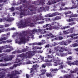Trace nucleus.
<instances>
[{
	"instance_id": "obj_19",
	"label": "nucleus",
	"mask_w": 78,
	"mask_h": 78,
	"mask_svg": "<svg viewBox=\"0 0 78 78\" xmlns=\"http://www.w3.org/2000/svg\"><path fill=\"white\" fill-rule=\"evenodd\" d=\"M66 64H68V65L69 66H71L72 65H73L74 66V62H73L72 63H71V61H70L69 60H68L67 62H66Z\"/></svg>"
},
{
	"instance_id": "obj_28",
	"label": "nucleus",
	"mask_w": 78,
	"mask_h": 78,
	"mask_svg": "<svg viewBox=\"0 0 78 78\" xmlns=\"http://www.w3.org/2000/svg\"><path fill=\"white\" fill-rule=\"evenodd\" d=\"M8 70V68L5 69V68H0V71H2V70H3L4 71H7Z\"/></svg>"
},
{
	"instance_id": "obj_58",
	"label": "nucleus",
	"mask_w": 78,
	"mask_h": 78,
	"mask_svg": "<svg viewBox=\"0 0 78 78\" xmlns=\"http://www.w3.org/2000/svg\"><path fill=\"white\" fill-rule=\"evenodd\" d=\"M11 9L12 11H14V8L13 7H12Z\"/></svg>"
},
{
	"instance_id": "obj_14",
	"label": "nucleus",
	"mask_w": 78,
	"mask_h": 78,
	"mask_svg": "<svg viewBox=\"0 0 78 78\" xmlns=\"http://www.w3.org/2000/svg\"><path fill=\"white\" fill-rule=\"evenodd\" d=\"M5 74V72L3 73V71L0 72V78H3L5 77L6 75Z\"/></svg>"
},
{
	"instance_id": "obj_37",
	"label": "nucleus",
	"mask_w": 78,
	"mask_h": 78,
	"mask_svg": "<svg viewBox=\"0 0 78 78\" xmlns=\"http://www.w3.org/2000/svg\"><path fill=\"white\" fill-rule=\"evenodd\" d=\"M36 67L35 65H33L32 69L33 70H36Z\"/></svg>"
},
{
	"instance_id": "obj_17",
	"label": "nucleus",
	"mask_w": 78,
	"mask_h": 78,
	"mask_svg": "<svg viewBox=\"0 0 78 78\" xmlns=\"http://www.w3.org/2000/svg\"><path fill=\"white\" fill-rule=\"evenodd\" d=\"M56 3V2L55 1H49L48 3H47V5H50L54 4V3Z\"/></svg>"
},
{
	"instance_id": "obj_13",
	"label": "nucleus",
	"mask_w": 78,
	"mask_h": 78,
	"mask_svg": "<svg viewBox=\"0 0 78 78\" xmlns=\"http://www.w3.org/2000/svg\"><path fill=\"white\" fill-rule=\"evenodd\" d=\"M15 56L13 55H10V58L9 59L7 58H4V61H5V62H6V61H11V60H12V58H14Z\"/></svg>"
},
{
	"instance_id": "obj_62",
	"label": "nucleus",
	"mask_w": 78,
	"mask_h": 78,
	"mask_svg": "<svg viewBox=\"0 0 78 78\" xmlns=\"http://www.w3.org/2000/svg\"><path fill=\"white\" fill-rule=\"evenodd\" d=\"M77 17V15H76V14H74L73 15V17Z\"/></svg>"
},
{
	"instance_id": "obj_44",
	"label": "nucleus",
	"mask_w": 78,
	"mask_h": 78,
	"mask_svg": "<svg viewBox=\"0 0 78 78\" xmlns=\"http://www.w3.org/2000/svg\"><path fill=\"white\" fill-rule=\"evenodd\" d=\"M46 66H52V64H51L50 63H46Z\"/></svg>"
},
{
	"instance_id": "obj_7",
	"label": "nucleus",
	"mask_w": 78,
	"mask_h": 78,
	"mask_svg": "<svg viewBox=\"0 0 78 78\" xmlns=\"http://www.w3.org/2000/svg\"><path fill=\"white\" fill-rule=\"evenodd\" d=\"M54 49L57 51H59V52H60L61 53H63L64 51H68V49H67V48H65L63 47H60L59 46L54 48Z\"/></svg>"
},
{
	"instance_id": "obj_47",
	"label": "nucleus",
	"mask_w": 78,
	"mask_h": 78,
	"mask_svg": "<svg viewBox=\"0 0 78 78\" xmlns=\"http://www.w3.org/2000/svg\"><path fill=\"white\" fill-rule=\"evenodd\" d=\"M26 77L27 78H30V75H28V74H26Z\"/></svg>"
},
{
	"instance_id": "obj_63",
	"label": "nucleus",
	"mask_w": 78,
	"mask_h": 78,
	"mask_svg": "<svg viewBox=\"0 0 78 78\" xmlns=\"http://www.w3.org/2000/svg\"><path fill=\"white\" fill-rule=\"evenodd\" d=\"M53 14V16H56V15H57V13H56V12L54 13Z\"/></svg>"
},
{
	"instance_id": "obj_41",
	"label": "nucleus",
	"mask_w": 78,
	"mask_h": 78,
	"mask_svg": "<svg viewBox=\"0 0 78 78\" xmlns=\"http://www.w3.org/2000/svg\"><path fill=\"white\" fill-rule=\"evenodd\" d=\"M54 61H55V58H53L51 59V60L50 61V62H54Z\"/></svg>"
},
{
	"instance_id": "obj_35",
	"label": "nucleus",
	"mask_w": 78,
	"mask_h": 78,
	"mask_svg": "<svg viewBox=\"0 0 78 78\" xmlns=\"http://www.w3.org/2000/svg\"><path fill=\"white\" fill-rule=\"evenodd\" d=\"M45 18H44V17L42 16H41L40 17V20L43 21L44 20Z\"/></svg>"
},
{
	"instance_id": "obj_42",
	"label": "nucleus",
	"mask_w": 78,
	"mask_h": 78,
	"mask_svg": "<svg viewBox=\"0 0 78 78\" xmlns=\"http://www.w3.org/2000/svg\"><path fill=\"white\" fill-rule=\"evenodd\" d=\"M16 53H22V51L21 50H18L16 51Z\"/></svg>"
},
{
	"instance_id": "obj_27",
	"label": "nucleus",
	"mask_w": 78,
	"mask_h": 78,
	"mask_svg": "<svg viewBox=\"0 0 78 78\" xmlns=\"http://www.w3.org/2000/svg\"><path fill=\"white\" fill-rule=\"evenodd\" d=\"M44 74H45V72H42L41 74L39 75V76H40V78H42V76H44Z\"/></svg>"
},
{
	"instance_id": "obj_15",
	"label": "nucleus",
	"mask_w": 78,
	"mask_h": 78,
	"mask_svg": "<svg viewBox=\"0 0 78 78\" xmlns=\"http://www.w3.org/2000/svg\"><path fill=\"white\" fill-rule=\"evenodd\" d=\"M4 20L7 21V22H11V21H12L13 20V19L11 17H7V18H4Z\"/></svg>"
},
{
	"instance_id": "obj_24",
	"label": "nucleus",
	"mask_w": 78,
	"mask_h": 78,
	"mask_svg": "<svg viewBox=\"0 0 78 78\" xmlns=\"http://www.w3.org/2000/svg\"><path fill=\"white\" fill-rule=\"evenodd\" d=\"M5 41V42L2 43V44H5V43H6V42H7V43H10V42H12V40H7L6 41ZM3 41H2V42Z\"/></svg>"
},
{
	"instance_id": "obj_52",
	"label": "nucleus",
	"mask_w": 78,
	"mask_h": 78,
	"mask_svg": "<svg viewBox=\"0 0 78 78\" xmlns=\"http://www.w3.org/2000/svg\"><path fill=\"white\" fill-rule=\"evenodd\" d=\"M11 31V29L8 28L5 30V31Z\"/></svg>"
},
{
	"instance_id": "obj_38",
	"label": "nucleus",
	"mask_w": 78,
	"mask_h": 78,
	"mask_svg": "<svg viewBox=\"0 0 78 78\" xmlns=\"http://www.w3.org/2000/svg\"><path fill=\"white\" fill-rule=\"evenodd\" d=\"M58 39L59 40H62V39H63V37H62L59 36L58 37Z\"/></svg>"
},
{
	"instance_id": "obj_12",
	"label": "nucleus",
	"mask_w": 78,
	"mask_h": 78,
	"mask_svg": "<svg viewBox=\"0 0 78 78\" xmlns=\"http://www.w3.org/2000/svg\"><path fill=\"white\" fill-rule=\"evenodd\" d=\"M9 37L8 36H7L6 37H1L0 38V44H2L3 43H5V41H5L6 39H8Z\"/></svg>"
},
{
	"instance_id": "obj_46",
	"label": "nucleus",
	"mask_w": 78,
	"mask_h": 78,
	"mask_svg": "<svg viewBox=\"0 0 78 78\" xmlns=\"http://www.w3.org/2000/svg\"><path fill=\"white\" fill-rule=\"evenodd\" d=\"M20 62V59L19 58H17L16 60V63H18V62Z\"/></svg>"
},
{
	"instance_id": "obj_31",
	"label": "nucleus",
	"mask_w": 78,
	"mask_h": 78,
	"mask_svg": "<svg viewBox=\"0 0 78 78\" xmlns=\"http://www.w3.org/2000/svg\"><path fill=\"white\" fill-rule=\"evenodd\" d=\"M44 20L46 22H50L51 20L50 19L48 18H44Z\"/></svg>"
},
{
	"instance_id": "obj_56",
	"label": "nucleus",
	"mask_w": 78,
	"mask_h": 78,
	"mask_svg": "<svg viewBox=\"0 0 78 78\" xmlns=\"http://www.w3.org/2000/svg\"><path fill=\"white\" fill-rule=\"evenodd\" d=\"M49 47V44H47L45 46V48H48Z\"/></svg>"
},
{
	"instance_id": "obj_26",
	"label": "nucleus",
	"mask_w": 78,
	"mask_h": 78,
	"mask_svg": "<svg viewBox=\"0 0 78 78\" xmlns=\"http://www.w3.org/2000/svg\"><path fill=\"white\" fill-rule=\"evenodd\" d=\"M0 66H3V67H5V66H8V65L7 64V63H1L0 64Z\"/></svg>"
},
{
	"instance_id": "obj_49",
	"label": "nucleus",
	"mask_w": 78,
	"mask_h": 78,
	"mask_svg": "<svg viewBox=\"0 0 78 78\" xmlns=\"http://www.w3.org/2000/svg\"><path fill=\"white\" fill-rule=\"evenodd\" d=\"M10 26V25L9 24H5V27H9Z\"/></svg>"
},
{
	"instance_id": "obj_29",
	"label": "nucleus",
	"mask_w": 78,
	"mask_h": 78,
	"mask_svg": "<svg viewBox=\"0 0 78 78\" xmlns=\"http://www.w3.org/2000/svg\"><path fill=\"white\" fill-rule=\"evenodd\" d=\"M72 13V12L71 11H68L65 12L64 14H65V15H67V14H71Z\"/></svg>"
},
{
	"instance_id": "obj_60",
	"label": "nucleus",
	"mask_w": 78,
	"mask_h": 78,
	"mask_svg": "<svg viewBox=\"0 0 78 78\" xmlns=\"http://www.w3.org/2000/svg\"><path fill=\"white\" fill-rule=\"evenodd\" d=\"M53 16V14H51V15H48V17H52Z\"/></svg>"
},
{
	"instance_id": "obj_8",
	"label": "nucleus",
	"mask_w": 78,
	"mask_h": 78,
	"mask_svg": "<svg viewBox=\"0 0 78 78\" xmlns=\"http://www.w3.org/2000/svg\"><path fill=\"white\" fill-rule=\"evenodd\" d=\"M37 30L36 29H34L33 30H30L29 34H28L27 32L26 37L27 39H30V36H32L33 34H35V33H37Z\"/></svg>"
},
{
	"instance_id": "obj_6",
	"label": "nucleus",
	"mask_w": 78,
	"mask_h": 78,
	"mask_svg": "<svg viewBox=\"0 0 78 78\" xmlns=\"http://www.w3.org/2000/svg\"><path fill=\"white\" fill-rule=\"evenodd\" d=\"M33 56L32 55V52L29 51L26 52V54L24 53H22L21 54H20L18 55V56L20 58H25L26 57H28V58H31V56Z\"/></svg>"
},
{
	"instance_id": "obj_50",
	"label": "nucleus",
	"mask_w": 78,
	"mask_h": 78,
	"mask_svg": "<svg viewBox=\"0 0 78 78\" xmlns=\"http://www.w3.org/2000/svg\"><path fill=\"white\" fill-rule=\"evenodd\" d=\"M68 16L70 17V18H71V17H73V14H71V15H68Z\"/></svg>"
},
{
	"instance_id": "obj_11",
	"label": "nucleus",
	"mask_w": 78,
	"mask_h": 78,
	"mask_svg": "<svg viewBox=\"0 0 78 78\" xmlns=\"http://www.w3.org/2000/svg\"><path fill=\"white\" fill-rule=\"evenodd\" d=\"M60 62L61 60H56V62H54V66H58V65H59V66L61 65H62V64H63V62L60 63Z\"/></svg>"
},
{
	"instance_id": "obj_5",
	"label": "nucleus",
	"mask_w": 78,
	"mask_h": 78,
	"mask_svg": "<svg viewBox=\"0 0 78 78\" xmlns=\"http://www.w3.org/2000/svg\"><path fill=\"white\" fill-rule=\"evenodd\" d=\"M20 73L19 72L17 71V70H15L14 71H12L11 72V74H7V76L9 77L8 78H14V76H16V75H20Z\"/></svg>"
},
{
	"instance_id": "obj_22",
	"label": "nucleus",
	"mask_w": 78,
	"mask_h": 78,
	"mask_svg": "<svg viewBox=\"0 0 78 78\" xmlns=\"http://www.w3.org/2000/svg\"><path fill=\"white\" fill-rule=\"evenodd\" d=\"M60 19H61V16H57L56 17H55L54 19V20H57Z\"/></svg>"
},
{
	"instance_id": "obj_20",
	"label": "nucleus",
	"mask_w": 78,
	"mask_h": 78,
	"mask_svg": "<svg viewBox=\"0 0 78 78\" xmlns=\"http://www.w3.org/2000/svg\"><path fill=\"white\" fill-rule=\"evenodd\" d=\"M74 29V27H73L70 29V30H68V31H69V33H73V29Z\"/></svg>"
},
{
	"instance_id": "obj_39",
	"label": "nucleus",
	"mask_w": 78,
	"mask_h": 78,
	"mask_svg": "<svg viewBox=\"0 0 78 78\" xmlns=\"http://www.w3.org/2000/svg\"><path fill=\"white\" fill-rule=\"evenodd\" d=\"M78 43H75L73 44V47H78Z\"/></svg>"
},
{
	"instance_id": "obj_1",
	"label": "nucleus",
	"mask_w": 78,
	"mask_h": 78,
	"mask_svg": "<svg viewBox=\"0 0 78 78\" xmlns=\"http://www.w3.org/2000/svg\"><path fill=\"white\" fill-rule=\"evenodd\" d=\"M28 5L29 6L28 7V5H26V6L24 5V7L25 8V9L26 10H22L21 9L20 11L21 12L20 13V18H22L23 17V16H25V14H27V15H33V14H36V12H35V11H37V7H35L34 5H30V2H28ZM29 9L30 10V12L29 10L28 11V9Z\"/></svg>"
},
{
	"instance_id": "obj_53",
	"label": "nucleus",
	"mask_w": 78,
	"mask_h": 78,
	"mask_svg": "<svg viewBox=\"0 0 78 78\" xmlns=\"http://www.w3.org/2000/svg\"><path fill=\"white\" fill-rule=\"evenodd\" d=\"M44 23V21L39 22H38V23L39 24H42V23Z\"/></svg>"
},
{
	"instance_id": "obj_3",
	"label": "nucleus",
	"mask_w": 78,
	"mask_h": 78,
	"mask_svg": "<svg viewBox=\"0 0 78 78\" xmlns=\"http://www.w3.org/2000/svg\"><path fill=\"white\" fill-rule=\"evenodd\" d=\"M31 23V20L30 18H29L27 19H25V22L23 23H21L19 25L20 28H24L27 27V24L30 23Z\"/></svg>"
},
{
	"instance_id": "obj_23",
	"label": "nucleus",
	"mask_w": 78,
	"mask_h": 78,
	"mask_svg": "<svg viewBox=\"0 0 78 78\" xmlns=\"http://www.w3.org/2000/svg\"><path fill=\"white\" fill-rule=\"evenodd\" d=\"M46 75L47 77H51V73H46Z\"/></svg>"
},
{
	"instance_id": "obj_33",
	"label": "nucleus",
	"mask_w": 78,
	"mask_h": 78,
	"mask_svg": "<svg viewBox=\"0 0 78 78\" xmlns=\"http://www.w3.org/2000/svg\"><path fill=\"white\" fill-rule=\"evenodd\" d=\"M27 51V49H24L21 50V53L26 52Z\"/></svg>"
},
{
	"instance_id": "obj_54",
	"label": "nucleus",
	"mask_w": 78,
	"mask_h": 78,
	"mask_svg": "<svg viewBox=\"0 0 78 78\" xmlns=\"http://www.w3.org/2000/svg\"><path fill=\"white\" fill-rule=\"evenodd\" d=\"M45 62H50V61H49L48 60V59H46L45 60Z\"/></svg>"
},
{
	"instance_id": "obj_61",
	"label": "nucleus",
	"mask_w": 78,
	"mask_h": 78,
	"mask_svg": "<svg viewBox=\"0 0 78 78\" xmlns=\"http://www.w3.org/2000/svg\"><path fill=\"white\" fill-rule=\"evenodd\" d=\"M12 53L13 54H16V53H17V51H15L12 52Z\"/></svg>"
},
{
	"instance_id": "obj_2",
	"label": "nucleus",
	"mask_w": 78,
	"mask_h": 78,
	"mask_svg": "<svg viewBox=\"0 0 78 78\" xmlns=\"http://www.w3.org/2000/svg\"><path fill=\"white\" fill-rule=\"evenodd\" d=\"M27 32L26 31H23L22 33H20L19 34V35L20 36H21V37H20L19 39L20 40V41H16V43H18L19 44H21L22 43H24L25 42V41H27Z\"/></svg>"
},
{
	"instance_id": "obj_48",
	"label": "nucleus",
	"mask_w": 78,
	"mask_h": 78,
	"mask_svg": "<svg viewBox=\"0 0 78 78\" xmlns=\"http://www.w3.org/2000/svg\"><path fill=\"white\" fill-rule=\"evenodd\" d=\"M71 73H76V71H73L72 70H71L70 71Z\"/></svg>"
},
{
	"instance_id": "obj_30",
	"label": "nucleus",
	"mask_w": 78,
	"mask_h": 78,
	"mask_svg": "<svg viewBox=\"0 0 78 78\" xmlns=\"http://www.w3.org/2000/svg\"><path fill=\"white\" fill-rule=\"evenodd\" d=\"M38 20V18H37V17H36L33 20V21L34 23H35V22H36Z\"/></svg>"
},
{
	"instance_id": "obj_57",
	"label": "nucleus",
	"mask_w": 78,
	"mask_h": 78,
	"mask_svg": "<svg viewBox=\"0 0 78 78\" xmlns=\"http://www.w3.org/2000/svg\"><path fill=\"white\" fill-rule=\"evenodd\" d=\"M16 30V28H15L14 27H12V28H10V30Z\"/></svg>"
},
{
	"instance_id": "obj_25",
	"label": "nucleus",
	"mask_w": 78,
	"mask_h": 78,
	"mask_svg": "<svg viewBox=\"0 0 78 78\" xmlns=\"http://www.w3.org/2000/svg\"><path fill=\"white\" fill-rule=\"evenodd\" d=\"M76 65L78 66V60H76V61L74 62V66Z\"/></svg>"
},
{
	"instance_id": "obj_4",
	"label": "nucleus",
	"mask_w": 78,
	"mask_h": 78,
	"mask_svg": "<svg viewBox=\"0 0 78 78\" xmlns=\"http://www.w3.org/2000/svg\"><path fill=\"white\" fill-rule=\"evenodd\" d=\"M44 28H46V27H49V28H47L46 29V30H52L55 29L56 30H59V27L56 26V25L54 26H51L50 24H47L46 25H45L43 26Z\"/></svg>"
},
{
	"instance_id": "obj_51",
	"label": "nucleus",
	"mask_w": 78,
	"mask_h": 78,
	"mask_svg": "<svg viewBox=\"0 0 78 78\" xmlns=\"http://www.w3.org/2000/svg\"><path fill=\"white\" fill-rule=\"evenodd\" d=\"M41 72H46V69H41Z\"/></svg>"
},
{
	"instance_id": "obj_34",
	"label": "nucleus",
	"mask_w": 78,
	"mask_h": 78,
	"mask_svg": "<svg viewBox=\"0 0 78 78\" xmlns=\"http://www.w3.org/2000/svg\"><path fill=\"white\" fill-rule=\"evenodd\" d=\"M42 68H45L47 66V64L46 63H44L42 65Z\"/></svg>"
},
{
	"instance_id": "obj_9",
	"label": "nucleus",
	"mask_w": 78,
	"mask_h": 78,
	"mask_svg": "<svg viewBox=\"0 0 78 78\" xmlns=\"http://www.w3.org/2000/svg\"><path fill=\"white\" fill-rule=\"evenodd\" d=\"M58 69L57 68L56 69H53L51 68L50 69V71L51 72V77H52L55 75L56 73H57V71H58Z\"/></svg>"
},
{
	"instance_id": "obj_21",
	"label": "nucleus",
	"mask_w": 78,
	"mask_h": 78,
	"mask_svg": "<svg viewBox=\"0 0 78 78\" xmlns=\"http://www.w3.org/2000/svg\"><path fill=\"white\" fill-rule=\"evenodd\" d=\"M77 6L76 4H73V6L70 8V9H75L76 8H77Z\"/></svg>"
},
{
	"instance_id": "obj_16",
	"label": "nucleus",
	"mask_w": 78,
	"mask_h": 78,
	"mask_svg": "<svg viewBox=\"0 0 78 78\" xmlns=\"http://www.w3.org/2000/svg\"><path fill=\"white\" fill-rule=\"evenodd\" d=\"M71 76H73V74H66L64 76V78H70Z\"/></svg>"
},
{
	"instance_id": "obj_10",
	"label": "nucleus",
	"mask_w": 78,
	"mask_h": 78,
	"mask_svg": "<svg viewBox=\"0 0 78 78\" xmlns=\"http://www.w3.org/2000/svg\"><path fill=\"white\" fill-rule=\"evenodd\" d=\"M33 4L36 5H41V4H44V0H40V1H36L34 2Z\"/></svg>"
},
{
	"instance_id": "obj_43",
	"label": "nucleus",
	"mask_w": 78,
	"mask_h": 78,
	"mask_svg": "<svg viewBox=\"0 0 78 78\" xmlns=\"http://www.w3.org/2000/svg\"><path fill=\"white\" fill-rule=\"evenodd\" d=\"M62 44L63 45H67V43L66 41H62Z\"/></svg>"
},
{
	"instance_id": "obj_40",
	"label": "nucleus",
	"mask_w": 78,
	"mask_h": 78,
	"mask_svg": "<svg viewBox=\"0 0 78 78\" xmlns=\"http://www.w3.org/2000/svg\"><path fill=\"white\" fill-rule=\"evenodd\" d=\"M3 49H4V47H0V53H2V50H3Z\"/></svg>"
},
{
	"instance_id": "obj_64",
	"label": "nucleus",
	"mask_w": 78,
	"mask_h": 78,
	"mask_svg": "<svg viewBox=\"0 0 78 78\" xmlns=\"http://www.w3.org/2000/svg\"><path fill=\"white\" fill-rule=\"evenodd\" d=\"M60 67L61 69H63L64 68V66L62 65H60Z\"/></svg>"
},
{
	"instance_id": "obj_36",
	"label": "nucleus",
	"mask_w": 78,
	"mask_h": 78,
	"mask_svg": "<svg viewBox=\"0 0 78 78\" xmlns=\"http://www.w3.org/2000/svg\"><path fill=\"white\" fill-rule=\"evenodd\" d=\"M63 33L64 34H69V32H67L66 31H64Z\"/></svg>"
},
{
	"instance_id": "obj_32",
	"label": "nucleus",
	"mask_w": 78,
	"mask_h": 78,
	"mask_svg": "<svg viewBox=\"0 0 78 78\" xmlns=\"http://www.w3.org/2000/svg\"><path fill=\"white\" fill-rule=\"evenodd\" d=\"M11 49H6L4 51L5 52H6L7 53H9L10 52H11Z\"/></svg>"
},
{
	"instance_id": "obj_59",
	"label": "nucleus",
	"mask_w": 78,
	"mask_h": 78,
	"mask_svg": "<svg viewBox=\"0 0 78 78\" xmlns=\"http://www.w3.org/2000/svg\"><path fill=\"white\" fill-rule=\"evenodd\" d=\"M69 60H72V57L69 56Z\"/></svg>"
},
{
	"instance_id": "obj_45",
	"label": "nucleus",
	"mask_w": 78,
	"mask_h": 78,
	"mask_svg": "<svg viewBox=\"0 0 78 78\" xmlns=\"http://www.w3.org/2000/svg\"><path fill=\"white\" fill-rule=\"evenodd\" d=\"M5 31V29H0V34L2 33V32H4Z\"/></svg>"
},
{
	"instance_id": "obj_55",
	"label": "nucleus",
	"mask_w": 78,
	"mask_h": 78,
	"mask_svg": "<svg viewBox=\"0 0 78 78\" xmlns=\"http://www.w3.org/2000/svg\"><path fill=\"white\" fill-rule=\"evenodd\" d=\"M47 57L48 58H52V57L51 56V55H48L47 56Z\"/></svg>"
},
{
	"instance_id": "obj_18",
	"label": "nucleus",
	"mask_w": 78,
	"mask_h": 78,
	"mask_svg": "<svg viewBox=\"0 0 78 78\" xmlns=\"http://www.w3.org/2000/svg\"><path fill=\"white\" fill-rule=\"evenodd\" d=\"M45 41L44 40H43L41 41V42H39L38 43V45H42L45 44Z\"/></svg>"
}]
</instances>
